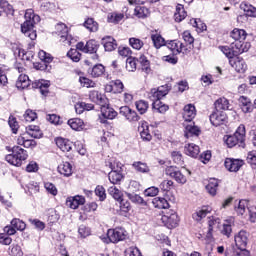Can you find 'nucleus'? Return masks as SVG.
<instances>
[{
	"label": "nucleus",
	"instance_id": "obj_42",
	"mask_svg": "<svg viewBox=\"0 0 256 256\" xmlns=\"http://www.w3.org/2000/svg\"><path fill=\"white\" fill-rule=\"evenodd\" d=\"M230 37L234 39V41H245L247 37V32H245V30L243 29L235 28L230 33Z\"/></svg>",
	"mask_w": 256,
	"mask_h": 256
},
{
	"label": "nucleus",
	"instance_id": "obj_63",
	"mask_svg": "<svg viewBox=\"0 0 256 256\" xmlns=\"http://www.w3.org/2000/svg\"><path fill=\"white\" fill-rule=\"evenodd\" d=\"M67 57L74 63H79V61H81V53H79L77 49H70L67 53Z\"/></svg>",
	"mask_w": 256,
	"mask_h": 256
},
{
	"label": "nucleus",
	"instance_id": "obj_33",
	"mask_svg": "<svg viewBox=\"0 0 256 256\" xmlns=\"http://www.w3.org/2000/svg\"><path fill=\"white\" fill-rule=\"evenodd\" d=\"M239 103L243 113H251V111H253V104L249 98L241 96L239 98Z\"/></svg>",
	"mask_w": 256,
	"mask_h": 256
},
{
	"label": "nucleus",
	"instance_id": "obj_29",
	"mask_svg": "<svg viewBox=\"0 0 256 256\" xmlns=\"http://www.w3.org/2000/svg\"><path fill=\"white\" fill-rule=\"evenodd\" d=\"M57 169L58 173L63 175V177H71L73 175V165L69 162H62Z\"/></svg>",
	"mask_w": 256,
	"mask_h": 256
},
{
	"label": "nucleus",
	"instance_id": "obj_16",
	"mask_svg": "<svg viewBox=\"0 0 256 256\" xmlns=\"http://www.w3.org/2000/svg\"><path fill=\"white\" fill-rule=\"evenodd\" d=\"M105 92L106 93H123V89H125V85L121 80H112L108 84L105 85Z\"/></svg>",
	"mask_w": 256,
	"mask_h": 256
},
{
	"label": "nucleus",
	"instance_id": "obj_39",
	"mask_svg": "<svg viewBox=\"0 0 256 256\" xmlns=\"http://www.w3.org/2000/svg\"><path fill=\"white\" fill-rule=\"evenodd\" d=\"M233 223H234L233 218H230L224 221L222 230H221L222 235H225L226 237H231V233H233V228H232Z\"/></svg>",
	"mask_w": 256,
	"mask_h": 256
},
{
	"label": "nucleus",
	"instance_id": "obj_50",
	"mask_svg": "<svg viewBox=\"0 0 256 256\" xmlns=\"http://www.w3.org/2000/svg\"><path fill=\"white\" fill-rule=\"evenodd\" d=\"M118 203L122 215H127V213L131 211V202H129V200L121 198L120 200H118Z\"/></svg>",
	"mask_w": 256,
	"mask_h": 256
},
{
	"label": "nucleus",
	"instance_id": "obj_9",
	"mask_svg": "<svg viewBox=\"0 0 256 256\" xmlns=\"http://www.w3.org/2000/svg\"><path fill=\"white\" fill-rule=\"evenodd\" d=\"M101 116L99 117L100 123H107V119L113 120L117 117V111L109 106V104H104L100 107Z\"/></svg>",
	"mask_w": 256,
	"mask_h": 256
},
{
	"label": "nucleus",
	"instance_id": "obj_45",
	"mask_svg": "<svg viewBox=\"0 0 256 256\" xmlns=\"http://www.w3.org/2000/svg\"><path fill=\"white\" fill-rule=\"evenodd\" d=\"M88 73L94 78L101 77V75L105 73V66L102 64H96L93 66V68L88 70Z\"/></svg>",
	"mask_w": 256,
	"mask_h": 256
},
{
	"label": "nucleus",
	"instance_id": "obj_51",
	"mask_svg": "<svg viewBox=\"0 0 256 256\" xmlns=\"http://www.w3.org/2000/svg\"><path fill=\"white\" fill-rule=\"evenodd\" d=\"M124 17L125 15L123 13L113 12L108 14L107 21L108 23H114L117 25V23H121V21H123Z\"/></svg>",
	"mask_w": 256,
	"mask_h": 256
},
{
	"label": "nucleus",
	"instance_id": "obj_13",
	"mask_svg": "<svg viewBox=\"0 0 256 256\" xmlns=\"http://www.w3.org/2000/svg\"><path fill=\"white\" fill-rule=\"evenodd\" d=\"M110 169L111 172L108 174V179L112 185H117V183H121V180L123 179V174H121V166L117 165V169L115 168V165L110 162Z\"/></svg>",
	"mask_w": 256,
	"mask_h": 256
},
{
	"label": "nucleus",
	"instance_id": "obj_35",
	"mask_svg": "<svg viewBox=\"0 0 256 256\" xmlns=\"http://www.w3.org/2000/svg\"><path fill=\"white\" fill-rule=\"evenodd\" d=\"M26 133L33 139H41L43 137V132L39 129V126L30 125L26 127Z\"/></svg>",
	"mask_w": 256,
	"mask_h": 256
},
{
	"label": "nucleus",
	"instance_id": "obj_44",
	"mask_svg": "<svg viewBox=\"0 0 256 256\" xmlns=\"http://www.w3.org/2000/svg\"><path fill=\"white\" fill-rule=\"evenodd\" d=\"M184 151L186 155H189V157L194 158L197 157L200 153L199 146L193 143L186 145Z\"/></svg>",
	"mask_w": 256,
	"mask_h": 256
},
{
	"label": "nucleus",
	"instance_id": "obj_23",
	"mask_svg": "<svg viewBox=\"0 0 256 256\" xmlns=\"http://www.w3.org/2000/svg\"><path fill=\"white\" fill-rule=\"evenodd\" d=\"M66 205L70 209H78L80 205H85V197L79 195L68 197Z\"/></svg>",
	"mask_w": 256,
	"mask_h": 256
},
{
	"label": "nucleus",
	"instance_id": "obj_10",
	"mask_svg": "<svg viewBox=\"0 0 256 256\" xmlns=\"http://www.w3.org/2000/svg\"><path fill=\"white\" fill-rule=\"evenodd\" d=\"M120 115L125 117L126 121H129V123H137V121L141 119V116L129 106L120 107Z\"/></svg>",
	"mask_w": 256,
	"mask_h": 256
},
{
	"label": "nucleus",
	"instance_id": "obj_54",
	"mask_svg": "<svg viewBox=\"0 0 256 256\" xmlns=\"http://www.w3.org/2000/svg\"><path fill=\"white\" fill-rule=\"evenodd\" d=\"M84 27L88 29V31H91L92 33L99 31V24L95 22L93 18H88L84 22Z\"/></svg>",
	"mask_w": 256,
	"mask_h": 256
},
{
	"label": "nucleus",
	"instance_id": "obj_53",
	"mask_svg": "<svg viewBox=\"0 0 256 256\" xmlns=\"http://www.w3.org/2000/svg\"><path fill=\"white\" fill-rule=\"evenodd\" d=\"M134 13L138 19H145L149 16V9L145 6H136Z\"/></svg>",
	"mask_w": 256,
	"mask_h": 256
},
{
	"label": "nucleus",
	"instance_id": "obj_31",
	"mask_svg": "<svg viewBox=\"0 0 256 256\" xmlns=\"http://www.w3.org/2000/svg\"><path fill=\"white\" fill-rule=\"evenodd\" d=\"M210 206H203L202 208L198 209L194 214H192V218L194 221H201V219H205L209 213H211Z\"/></svg>",
	"mask_w": 256,
	"mask_h": 256
},
{
	"label": "nucleus",
	"instance_id": "obj_26",
	"mask_svg": "<svg viewBox=\"0 0 256 256\" xmlns=\"http://www.w3.org/2000/svg\"><path fill=\"white\" fill-rule=\"evenodd\" d=\"M56 145L63 153H69L73 149V142L66 138H56Z\"/></svg>",
	"mask_w": 256,
	"mask_h": 256
},
{
	"label": "nucleus",
	"instance_id": "obj_22",
	"mask_svg": "<svg viewBox=\"0 0 256 256\" xmlns=\"http://www.w3.org/2000/svg\"><path fill=\"white\" fill-rule=\"evenodd\" d=\"M49 87H51V82L48 80H36L32 82V89H39L41 95H47L49 93Z\"/></svg>",
	"mask_w": 256,
	"mask_h": 256
},
{
	"label": "nucleus",
	"instance_id": "obj_12",
	"mask_svg": "<svg viewBox=\"0 0 256 256\" xmlns=\"http://www.w3.org/2000/svg\"><path fill=\"white\" fill-rule=\"evenodd\" d=\"M234 55L238 57L243 53H247L251 49V43L245 42V40L234 41L231 43Z\"/></svg>",
	"mask_w": 256,
	"mask_h": 256
},
{
	"label": "nucleus",
	"instance_id": "obj_52",
	"mask_svg": "<svg viewBox=\"0 0 256 256\" xmlns=\"http://www.w3.org/2000/svg\"><path fill=\"white\" fill-rule=\"evenodd\" d=\"M182 39L186 44H184V47H190L189 51L193 49V43H195V38L191 35V32L184 31L182 34Z\"/></svg>",
	"mask_w": 256,
	"mask_h": 256
},
{
	"label": "nucleus",
	"instance_id": "obj_1",
	"mask_svg": "<svg viewBox=\"0 0 256 256\" xmlns=\"http://www.w3.org/2000/svg\"><path fill=\"white\" fill-rule=\"evenodd\" d=\"M25 21L21 24V33L28 37L30 41H35L37 39V30L35 29L36 23L41 21V17L35 14L33 9H28L24 15Z\"/></svg>",
	"mask_w": 256,
	"mask_h": 256
},
{
	"label": "nucleus",
	"instance_id": "obj_56",
	"mask_svg": "<svg viewBox=\"0 0 256 256\" xmlns=\"http://www.w3.org/2000/svg\"><path fill=\"white\" fill-rule=\"evenodd\" d=\"M129 45L132 47V49H135L136 51H141L145 43L139 38L132 37L129 39Z\"/></svg>",
	"mask_w": 256,
	"mask_h": 256
},
{
	"label": "nucleus",
	"instance_id": "obj_4",
	"mask_svg": "<svg viewBox=\"0 0 256 256\" xmlns=\"http://www.w3.org/2000/svg\"><path fill=\"white\" fill-rule=\"evenodd\" d=\"M169 91H171V86L168 84L159 86L158 88H152L148 93V99L153 101V103L156 101H161L163 97L169 94Z\"/></svg>",
	"mask_w": 256,
	"mask_h": 256
},
{
	"label": "nucleus",
	"instance_id": "obj_14",
	"mask_svg": "<svg viewBox=\"0 0 256 256\" xmlns=\"http://www.w3.org/2000/svg\"><path fill=\"white\" fill-rule=\"evenodd\" d=\"M6 151H8V153H15L17 157L16 161H20L22 165L23 161H27V157H29L27 150L21 148V146H13L12 148L10 146H6Z\"/></svg>",
	"mask_w": 256,
	"mask_h": 256
},
{
	"label": "nucleus",
	"instance_id": "obj_60",
	"mask_svg": "<svg viewBox=\"0 0 256 256\" xmlns=\"http://www.w3.org/2000/svg\"><path fill=\"white\" fill-rule=\"evenodd\" d=\"M44 188L46 189L47 193H49V195H52L53 197H57L59 190H57V186H55V184L51 182H45Z\"/></svg>",
	"mask_w": 256,
	"mask_h": 256
},
{
	"label": "nucleus",
	"instance_id": "obj_17",
	"mask_svg": "<svg viewBox=\"0 0 256 256\" xmlns=\"http://www.w3.org/2000/svg\"><path fill=\"white\" fill-rule=\"evenodd\" d=\"M138 133L140 134L142 141H145L146 143H149V141L153 139L151 131L149 130V123H147L146 121H141L139 123Z\"/></svg>",
	"mask_w": 256,
	"mask_h": 256
},
{
	"label": "nucleus",
	"instance_id": "obj_19",
	"mask_svg": "<svg viewBox=\"0 0 256 256\" xmlns=\"http://www.w3.org/2000/svg\"><path fill=\"white\" fill-rule=\"evenodd\" d=\"M229 64L237 73H245L247 71V63H245L243 58L235 57L234 59H230Z\"/></svg>",
	"mask_w": 256,
	"mask_h": 256
},
{
	"label": "nucleus",
	"instance_id": "obj_48",
	"mask_svg": "<svg viewBox=\"0 0 256 256\" xmlns=\"http://www.w3.org/2000/svg\"><path fill=\"white\" fill-rule=\"evenodd\" d=\"M135 107L140 115H145L149 110V102L145 100H138L135 102Z\"/></svg>",
	"mask_w": 256,
	"mask_h": 256
},
{
	"label": "nucleus",
	"instance_id": "obj_18",
	"mask_svg": "<svg viewBox=\"0 0 256 256\" xmlns=\"http://www.w3.org/2000/svg\"><path fill=\"white\" fill-rule=\"evenodd\" d=\"M184 127V135L186 139H191V137H199V135H201V128L195 125V122H189L188 124H184Z\"/></svg>",
	"mask_w": 256,
	"mask_h": 256
},
{
	"label": "nucleus",
	"instance_id": "obj_59",
	"mask_svg": "<svg viewBox=\"0 0 256 256\" xmlns=\"http://www.w3.org/2000/svg\"><path fill=\"white\" fill-rule=\"evenodd\" d=\"M8 124L12 133L17 135V131H19V122H17V118H15L13 115H10L8 119Z\"/></svg>",
	"mask_w": 256,
	"mask_h": 256
},
{
	"label": "nucleus",
	"instance_id": "obj_36",
	"mask_svg": "<svg viewBox=\"0 0 256 256\" xmlns=\"http://www.w3.org/2000/svg\"><path fill=\"white\" fill-rule=\"evenodd\" d=\"M185 17H187L185 7L182 4H178L176 6V12L174 13V21H176V23H181Z\"/></svg>",
	"mask_w": 256,
	"mask_h": 256
},
{
	"label": "nucleus",
	"instance_id": "obj_3",
	"mask_svg": "<svg viewBox=\"0 0 256 256\" xmlns=\"http://www.w3.org/2000/svg\"><path fill=\"white\" fill-rule=\"evenodd\" d=\"M103 243H119L127 239V231L121 227L109 229L106 236L101 237Z\"/></svg>",
	"mask_w": 256,
	"mask_h": 256
},
{
	"label": "nucleus",
	"instance_id": "obj_5",
	"mask_svg": "<svg viewBox=\"0 0 256 256\" xmlns=\"http://www.w3.org/2000/svg\"><path fill=\"white\" fill-rule=\"evenodd\" d=\"M166 47L172 51L174 55H179V53H183L184 55L189 53V46H185L183 42L179 40H171L170 42H166Z\"/></svg>",
	"mask_w": 256,
	"mask_h": 256
},
{
	"label": "nucleus",
	"instance_id": "obj_41",
	"mask_svg": "<svg viewBox=\"0 0 256 256\" xmlns=\"http://www.w3.org/2000/svg\"><path fill=\"white\" fill-rule=\"evenodd\" d=\"M151 40L155 49H161L162 47H165V45H167V42H165V38H163L161 34H152Z\"/></svg>",
	"mask_w": 256,
	"mask_h": 256
},
{
	"label": "nucleus",
	"instance_id": "obj_34",
	"mask_svg": "<svg viewBox=\"0 0 256 256\" xmlns=\"http://www.w3.org/2000/svg\"><path fill=\"white\" fill-rule=\"evenodd\" d=\"M219 187V180L215 178H210L208 184L206 185V190L209 195L215 197L217 195V188Z\"/></svg>",
	"mask_w": 256,
	"mask_h": 256
},
{
	"label": "nucleus",
	"instance_id": "obj_28",
	"mask_svg": "<svg viewBox=\"0 0 256 256\" xmlns=\"http://www.w3.org/2000/svg\"><path fill=\"white\" fill-rule=\"evenodd\" d=\"M102 45L105 51H115V49H117V40L111 36H105L102 38Z\"/></svg>",
	"mask_w": 256,
	"mask_h": 256
},
{
	"label": "nucleus",
	"instance_id": "obj_21",
	"mask_svg": "<svg viewBox=\"0 0 256 256\" xmlns=\"http://www.w3.org/2000/svg\"><path fill=\"white\" fill-rule=\"evenodd\" d=\"M89 99L92 101V103H96V105H100V107L102 105H107V103H109V100L107 99V97H105V95L95 90L90 91Z\"/></svg>",
	"mask_w": 256,
	"mask_h": 256
},
{
	"label": "nucleus",
	"instance_id": "obj_24",
	"mask_svg": "<svg viewBox=\"0 0 256 256\" xmlns=\"http://www.w3.org/2000/svg\"><path fill=\"white\" fill-rule=\"evenodd\" d=\"M16 143L17 145L25 147V149H35L37 147V141L33 139H28L27 137H25V134L18 136Z\"/></svg>",
	"mask_w": 256,
	"mask_h": 256
},
{
	"label": "nucleus",
	"instance_id": "obj_55",
	"mask_svg": "<svg viewBox=\"0 0 256 256\" xmlns=\"http://www.w3.org/2000/svg\"><path fill=\"white\" fill-rule=\"evenodd\" d=\"M152 109L157 111V113H167L169 111V105L164 104L161 101H156L152 104Z\"/></svg>",
	"mask_w": 256,
	"mask_h": 256
},
{
	"label": "nucleus",
	"instance_id": "obj_6",
	"mask_svg": "<svg viewBox=\"0 0 256 256\" xmlns=\"http://www.w3.org/2000/svg\"><path fill=\"white\" fill-rule=\"evenodd\" d=\"M56 34L60 37V41L64 43V45H71L73 39L69 36V28L67 25L63 23H59L56 25Z\"/></svg>",
	"mask_w": 256,
	"mask_h": 256
},
{
	"label": "nucleus",
	"instance_id": "obj_20",
	"mask_svg": "<svg viewBox=\"0 0 256 256\" xmlns=\"http://www.w3.org/2000/svg\"><path fill=\"white\" fill-rule=\"evenodd\" d=\"M161 221L166 227L175 228L179 225V216H177V213L172 212L171 214L163 215Z\"/></svg>",
	"mask_w": 256,
	"mask_h": 256
},
{
	"label": "nucleus",
	"instance_id": "obj_57",
	"mask_svg": "<svg viewBox=\"0 0 256 256\" xmlns=\"http://www.w3.org/2000/svg\"><path fill=\"white\" fill-rule=\"evenodd\" d=\"M108 193L115 199V201H120L123 199V192L121 190L117 189L115 186H111L108 188Z\"/></svg>",
	"mask_w": 256,
	"mask_h": 256
},
{
	"label": "nucleus",
	"instance_id": "obj_58",
	"mask_svg": "<svg viewBox=\"0 0 256 256\" xmlns=\"http://www.w3.org/2000/svg\"><path fill=\"white\" fill-rule=\"evenodd\" d=\"M5 161L9 163L10 165H13L14 167H21V161L17 160V155H15V152H12L11 154H7L5 156Z\"/></svg>",
	"mask_w": 256,
	"mask_h": 256
},
{
	"label": "nucleus",
	"instance_id": "obj_38",
	"mask_svg": "<svg viewBox=\"0 0 256 256\" xmlns=\"http://www.w3.org/2000/svg\"><path fill=\"white\" fill-rule=\"evenodd\" d=\"M152 205L155 209H169V202L163 197H155L152 199Z\"/></svg>",
	"mask_w": 256,
	"mask_h": 256
},
{
	"label": "nucleus",
	"instance_id": "obj_43",
	"mask_svg": "<svg viewBox=\"0 0 256 256\" xmlns=\"http://www.w3.org/2000/svg\"><path fill=\"white\" fill-rule=\"evenodd\" d=\"M68 125L74 131H83L85 123L80 118H72L68 120Z\"/></svg>",
	"mask_w": 256,
	"mask_h": 256
},
{
	"label": "nucleus",
	"instance_id": "obj_47",
	"mask_svg": "<svg viewBox=\"0 0 256 256\" xmlns=\"http://www.w3.org/2000/svg\"><path fill=\"white\" fill-rule=\"evenodd\" d=\"M126 196L128 197L129 200H131L132 203H135V205H142V206H147V202L143 197H141L138 194L135 193H126Z\"/></svg>",
	"mask_w": 256,
	"mask_h": 256
},
{
	"label": "nucleus",
	"instance_id": "obj_11",
	"mask_svg": "<svg viewBox=\"0 0 256 256\" xmlns=\"http://www.w3.org/2000/svg\"><path fill=\"white\" fill-rule=\"evenodd\" d=\"M210 122L214 127L225 125V123H227V113L216 110L210 115Z\"/></svg>",
	"mask_w": 256,
	"mask_h": 256
},
{
	"label": "nucleus",
	"instance_id": "obj_27",
	"mask_svg": "<svg viewBox=\"0 0 256 256\" xmlns=\"http://www.w3.org/2000/svg\"><path fill=\"white\" fill-rule=\"evenodd\" d=\"M236 247H247L249 234L245 230H241L234 238Z\"/></svg>",
	"mask_w": 256,
	"mask_h": 256
},
{
	"label": "nucleus",
	"instance_id": "obj_40",
	"mask_svg": "<svg viewBox=\"0 0 256 256\" xmlns=\"http://www.w3.org/2000/svg\"><path fill=\"white\" fill-rule=\"evenodd\" d=\"M217 111H229L231 104L227 100V98L222 97L219 98L215 103H214Z\"/></svg>",
	"mask_w": 256,
	"mask_h": 256
},
{
	"label": "nucleus",
	"instance_id": "obj_32",
	"mask_svg": "<svg viewBox=\"0 0 256 256\" xmlns=\"http://www.w3.org/2000/svg\"><path fill=\"white\" fill-rule=\"evenodd\" d=\"M29 85H31V80L29 79V76L25 74H20L16 81L17 89H19V91H23V89H27Z\"/></svg>",
	"mask_w": 256,
	"mask_h": 256
},
{
	"label": "nucleus",
	"instance_id": "obj_7",
	"mask_svg": "<svg viewBox=\"0 0 256 256\" xmlns=\"http://www.w3.org/2000/svg\"><path fill=\"white\" fill-rule=\"evenodd\" d=\"M165 173L168 177H171L172 179H175L176 182L181 183L182 185H185L187 183V177L181 173V170L175 166H168L165 169Z\"/></svg>",
	"mask_w": 256,
	"mask_h": 256
},
{
	"label": "nucleus",
	"instance_id": "obj_61",
	"mask_svg": "<svg viewBox=\"0 0 256 256\" xmlns=\"http://www.w3.org/2000/svg\"><path fill=\"white\" fill-rule=\"evenodd\" d=\"M220 50L222 51V53L225 54V56L229 59V61H231V59H234L236 57L232 45H230V47L220 46Z\"/></svg>",
	"mask_w": 256,
	"mask_h": 256
},
{
	"label": "nucleus",
	"instance_id": "obj_62",
	"mask_svg": "<svg viewBox=\"0 0 256 256\" xmlns=\"http://www.w3.org/2000/svg\"><path fill=\"white\" fill-rule=\"evenodd\" d=\"M247 207H249V202L247 200H240L238 206L235 207V211L238 215H244Z\"/></svg>",
	"mask_w": 256,
	"mask_h": 256
},
{
	"label": "nucleus",
	"instance_id": "obj_37",
	"mask_svg": "<svg viewBox=\"0 0 256 256\" xmlns=\"http://www.w3.org/2000/svg\"><path fill=\"white\" fill-rule=\"evenodd\" d=\"M240 9L244 11L246 17H256V8L253 5L247 2H242L240 4Z\"/></svg>",
	"mask_w": 256,
	"mask_h": 256
},
{
	"label": "nucleus",
	"instance_id": "obj_25",
	"mask_svg": "<svg viewBox=\"0 0 256 256\" xmlns=\"http://www.w3.org/2000/svg\"><path fill=\"white\" fill-rule=\"evenodd\" d=\"M197 115V110L193 104H188L184 107L183 119L186 123L193 122Z\"/></svg>",
	"mask_w": 256,
	"mask_h": 256
},
{
	"label": "nucleus",
	"instance_id": "obj_2",
	"mask_svg": "<svg viewBox=\"0 0 256 256\" xmlns=\"http://www.w3.org/2000/svg\"><path fill=\"white\" fill-rule=\"evenodd\" d=\"M227 147H242L245 149V125L241 124L233 135L227 136L225 139Z\"/></svg>",
	"mask_w": 256,
	"mask_h": 256
},
{
	"label": "nucleus",
	"instance_id": "obj_30",
	"mask_svg": "<svg viewBox=\"0 0 256 256\" xmlns=\"http://www.w3.org/2000/svg\"><path fill=\"white\" fill-rule=\"evenodd\" d=\"M97 51H99V42L93 39L86 42V53L94 54L93 59H99Z\"/></svg>",
	"mask_w": 256,
	"mask_h": 256
},
{
	"label": "nucleus",
	"instance_id": "obj_46",
	"mask_svg": "<svg viewBox=\"0 0 256 256\" xmlns=\"http://www.w3.org/2000/svg\"><path fill=\"white\" fill-rule=\"evenodd\" d=\"M132 167L137 173H149L151 171L147 163L141 161L133 162Z\"/></svg>",
	"mask_w": 256,
	"mask_h": 256
},
{
	"label": "nucleus",
	"instance_id": "obj_49",
	"mask_svg": "<svg viewBox=\"0 0 256 256\" xmlns=\"http://www.w3.org/2000/svg\"><path fill=\"white\" fill-rule=\"evenodd\" d=\"M138 62L141 65V69L144 73H146V75H149V73H151V64L150 62L147 60V57H145V55H142L138 58Z\"/></svg>",
	"mask_w": 256,
	"mask_h": 256
},
{
	"label": "nucleus",
	"instance_id": "obj_64",
	"mask_svg": "<svg viewBox=\"0 0 256 256\" xmlns=\"http://www.w3.org/2000/svg\"><path fill=\"white\" fill-rule=\"evenodd\" d=\"M8 253L11 256H23V251L19 245H11L9 247Z\"/></svg>",
	"mask_w": 256,
	"mask_h": 256
},
{
	"label": "nucleus",
	"instance_id": "obj_8",
	"mask_svg": "<svg viewBox=\"0 0 256 256\" xmlns=\"http://www.w3.org/2000/svg\"><path fill=\"white\" fill-rule=\"evenodd\" d=\"M26 227H27V224H25L23 220L19 218H14L11 221V226H6L4 228V231L5 233H7V235H15L17 231H25Z\"/></svg>",
	"mask_w": 256,
	"mask_h": 256
},
{
	"label": "nucleus",
	"instance_id": "obj_15",
	"mask_svg": "<svg viewBox=\"0 0 256 256\" xmlns=\"http://www.w3.org/2000/svg\"><path fill=\"white\" fill-rule=\"evenodd\" d=\"M224 165L231 173H237L242 165H245V162L241 159L226 158Z\"/></svg>",
	"mask_w": 256,
	"mask_h": 256
}]
</instances>
